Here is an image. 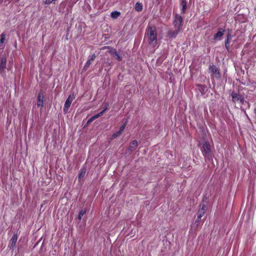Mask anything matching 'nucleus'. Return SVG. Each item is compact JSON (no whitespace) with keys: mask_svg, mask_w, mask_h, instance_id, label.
<instances>
[{"mask_svg":"<svg viewBox=\"0 0 256 256\" xmlns=\"http://www.w3.org/2000/svg\"><path fill=\"white\" fill-rule=\"evenodd\" d=\"M96 58V56L95 54H92V55L89 56L88 59L86 62L84 67V70H86L90 66L91 64V62L94 60V59Z\"/></svg>","mask_w":256,"mask_h":256,"instance_id":"obj_8","label":"nucleus"},{"mask_svg":"<svg viewBox=\"0 0 256 256\" xmlns=\"http://www.w3.org/2000/svg\"><path fill=\"white\" fill-rule=\"evenodd\" d=\"M206 209V204H202L200 205V208L198 212V219L200 220L201 218L204 214Z\"/></svg>","mask_w":256,"mask_h":256,"instance_id":"obj_6","label":"nucleus"},{"mask_svg":"<svg viewBox=\"0 0 256 256\" xmlns=\"http://www.w3.org/2000/svg\"><path fill=\"white\" fill-rule=\"evenodd\" d=\"M232 38V36L230 34V32H229L226 36V40H225V41H226V42H230Z\"/></svg>","mask_w":256,"mask_h":256,"instance_id":"obj_24","label":"nucleus"},{"mask_svg":"<svg viewBox=\"0 0 256 256\" xmlns=\"http://www.w3.org/2000/svg\"><path fill=\"white\" fill-rule=\"evenodd\" d=\"M6 34L4 32H2L0 35V47H2L3 46V44L4 42L5 38H6Z\"/></svg>","mask_w":256,"mask_h":256,"instance_id":"obj_16","label":"nucleus"},{"mask_svg":"<svg viewBox=\"0 0 256 256\" xmlns=\"http://www.w3.org/2000/svg\"><path fill=\"white\" fill-rule=\"evenodd\" d=\"M102 112H101L98 114H96L92 116L93 117V118L94 120L98 118L99 117H100V116H102Z\"/></svg>","mask_w":256,"mask_h":256,"instance_id":"obj_27","label":"nucleus"},{"mask_svg":"<svg viewBox=\"0 0 256 256\" xmlns=\"http://www.w3.org/2000/svg\"><path fill=\"white\" fill-rule=\"evenodd\" d=\"M114 57L116 58L118 60L121 61L122 60V57L120 56L118 52L115 54Z\"/></svg>","mask_w":256,"mask_h":256,"instance_id":"obj_25","label":"nucleus"},{"mask_svg":"<svg viewBox=\"0 0 256 256\" xmlns=\"http://www.w3.org/2000/svg\"><path fill=\"white\" fill-rule=\"evenodd\" d=\"M108 104H105L104 110L101 112H102V114H104L106 110H108Z\"/></svg>","mask_w":256,"mask_h":256,"instance_id":"obj_28","label":"nucleus"},{"mask_svg":"<svg viewBox=\"0 0 256 256\" xmlns=\"http://www.w3.org/2000/svg\"><path fill=\"white\" fill-rule=\"evenodd\" d=\"M254 113L255 114V116H256V108L254 110Z\"/></svg>","mask_w":256,"mask_h":256,"instance_id":"obj_35","label":"nucleus"},{"mask_svg":"<svg viewBox=\"0 0 256 256\" xmlns=\"http://www.w3.org/2000/svg\"><path fill=\"white\" fill-rule=\"evenodd\" d=\"M6 60L5 56L0 58V73H2L6 68Z\"/></svg>","mask_w":256,"mask_h":256,"instance_id":"obj_10","label":"nucleus"},{"mask_svg":"<svg viewBox=\"0 0 256 256\" xmlns=\"http://www.w3.org/2000/svg\"><path fill=\"white\" fill-rule=\"evenodd\" d=\"M138 146V142L137 140H134L131 142L128 148V150L130 152H132L134 150V149H135Z\"/></svg>","mask_w":256,"mask_h":256,"instance_id":"obj_12","label":"nucleus"},{"mask_svg":"<svg viewBox=\"0 0 256 256\" xmlns=\"http://www.w3.org/2000/svg\"><path fill=\"white\" fill-rule=\"evenodd\" d=\"M135 10L138 12H141L142 10V5L141 3L136 2L134 7Z\"/></svg>","mask_w":256,"mask_h":256,"instance_id":"obj_15","label":"nucleus"},{"mask_svg":"<svg viewBox=\"0 0 256 256\" xmlns=\"http://www.w3.org/2000/svg\"><path fill=\"white\" fill-rule=\"evenodd\" d=\"M230 42H226V41L224 42L225 48L228 51L230 48Z\"/></svg>","mask_w":256,"mask_h":256,"instance_id":"obj_26","label":"nucleus"},{"mask_svg":"<svg viewBox=\"0 0 256 256\" xmlns=\"http://www.w3.org/2000/svg\"><path fill=\"white\" fill-rule=\"evenodd\" d=\"M86 170L85 168H82L78 174V180H80L81 178H83L85 175Z\"/></svg>","mask_w":256,"mask_h":256,"instance_id":"obj_17","label":"nucleus"},{"mask_svg":"<svg viewBox=\"0 0 256 256\" xmlns=\"http://www.w3.org/2000/svg\"><path fill=\"white\" fill-rule=\"evenodd\" d=\"M239 101H240V102L242 104H244V102H246V101H244V96H243V97H242V100H240Z\"/></svg>","mask_w":256,"mask_h":256,"instance_id":"obj_30","label":"nucleus"},{"mask_svg":"<svg viewBox=\"0 0 256 256\" xmlns=\"http://www.w3.org/2000/svg\"><path fill=\"white\" fill-rule=\"evenodd\" d=\"M208 70H210V72L212 74V76L215 77L216 78H220V70L216 66H210Z\"/></svg>","mask_w":256,"mask_h":256,"instance_id":"obj_5","label":"nucleus"},{"mask_svg":"<svg viewBox=\"0 0 256 256\" xmlns=\"http://www.w3.org/2000/svg\"><path fill=\"white\" fill-rule=\"evenodd\" d=\"M127 124V122H125L124 124L120 127V130H118L121 133L124 131V129L125 128Z\"/></svg>","mask_w":256,"mask_h":256,"instance_id":"obj_23","label":"nucleus"},{"mask_svg":"<svg viewBox=\"0 0 256 256\" xmlns=\"http://www.w3.org/2000/svg\"><path fill=\"white\" fill-rule=\"evenodd\" d=\"M18 236L16 234H15L12 236L10 240L12 246V248L15 247L16 244L17 240H18Z\"/></svg>","mask_w":256,"mask_h":256,"instance_id":"obj_14","label":"nucleus"},{"mask_svg":"<svg viewBox=\"0 0 256 256\" xmlns=\"http://www.w3.org/2000/svg\"><path fill=\"white\" fill-rule=\"evenodd\" d=\"M201 151L202 155L206 158L210 157L211 153V148L210 143L206 141L202 143Z\"/></svg>","mask_w":256,"mask_h":256,"instance_id":"obj_3","label":"nucleus"},{"mask_svg":"<svg viewBox=\"0 0 256 256\" xmlns=\"http://www.w3.org/2000/svg\"><path fill=\"white\" fill-rule=\"evenodd\" d=\"M120 14V13L118 11H114L111 12L110 16L113 18H117Z\"/></svg>","mask_w":256,"mask_h":256,"instance_id":"obj_18","label":"nucleus"},{"mask_svg":"<svg viewBox=\"0 0 256 256\" xmlns=\"http://www.w3.org/2000/svg\"><path fill=\"white\" fill-rule=\"evenodd\" d=\"M108 52L111 54L113 55V56H114L117 52L115 48H110V50H108Z\"/></svg>","mask_w":256,"mask_h":256,"instance_id":"obj_22","label":"nucleus"},{"mask_svg":"<svg viewBox=\"0 0 256 256\" xmlns=\"http://www.w3.org/2000/svg\"><path fill=\"white\" fill-rule=\"evenodd\" d=\"M122 133L119 131L114 133L112 136V139H114L116 138L118 136L120 135Z\"/></svg>","mask_w":256,"mask_h":256,"instance_id":"obj_21","label":"nucleus"},{"mask_svg":"<svg viewBox=\"0 0 256 256\" xmlns=\"http://www.w3.org/2000/svg\"><path fill=\"white\" fill-rule=\"evenodd\" d=\"M93 120H94V119L93 118V117H91L87 122V124H90L91 123Z\"/></svg>","mask_w":256,"mask_h":256,"instance_id":"obj_29","label":"nucleus"},{"mask_svg":"<svg viewBox=\"0 0 256 256\" xmlns=\"http://www.w3.org/2000/svg\"><path fill=\"white\" fill-rule=\"evenodd\" d=\"M183 23V19L179 14H176L173 20L172 24L175 30H170L168 32V36L170 38H174L181 32Z\"/></svg>","mask_w":256,"mask_h":256,"instance_id":"obj_1","label":"nucleus"},{"mask_svg":"<svg viewBox=\"0 0 256 256\" xmlns=\"http://www.w3.org/2000/svg\"><path fill=\"white\" fill-rule=\"evenodd\" d=\"M225 30L222 28L218 29V31L214 35V40H220V38L224 34Z\"/></svg>","mask_w":256,"mask_h":256,"instance_id":"obj_9","label":"nucleus"},{"mask_svg":"<svg viewBox=\"0 0 256 256\" xmlns=\"http://www.w3.org/2000/svg\"><path fill=\"white\" fill-rule=\"evenodd\" d=\"M200 220H198V218H197V219L196 220L195 222H196V223H198V222H200Z\"/></svg>","mask_w":256,"mask_h":256,"instance_id":"obj_33","label":"nucleus"},{"mask_svg":"<svg viewBox=\"0 0 256 256\" xmlns=\"http://www.w3.org/2000/svg\"><path fill=\"white\" fill-rule=\"evenodd\" d=\"M20 0H12V2H17L18 1H19Z\"/></svg>","mask_w":256,"mask_h":256,"instance_id":"obj_34","label":"nucleus"},{"mask_svg":"<svg viewBox=\"0 0 256 256\" xmlns=\"http://www.w3.org/2000/svg\"><path fill=\"white\" fill-rule=\"evenodd\" d=\"M245 103H246V104H248V108H250V104L249 103V102H245Z\"/></svg>","mask_w":256,"mask_h":256,"instance_id":"obj_32","label":"nucleus"},{"mask_svg":"<svg viewBox=\"0 0 256 256\" xmlns=\"http://www.w3.org/2000/svg\"><path fill=\"white\" fill-rule=\"evenodd\" d=\"M75 98V95L73 93L70 94L68 98H67L63 108L64 112L65 114L67 113L73 100Z\"/></svg>","mask_w":256,"mask_h":256,"instance_id":"obj_4","label":"nucleus"},{"mask_svg":"<svg viewBox=\"0 0 256 256\" xmlns=\"http://www.w3.org/2000/svg\"><path fill=\"white\" fill-rule=\"evenodd\" d=\"M231 96L232 98V100L234 103L239 101L240 100H242V97H243V96L234 92H232L231 94Z\"/></svg>","mask_w":256,"mask_h":256,"instance_id":"obj_11","label":"nucleus"},{"mask_svg":"<svg viewBox=\"0 0 256 256\" xmlns=\"http://www.w3.org/2000/svg\"><path fill=\"white\" fill-rule=\"evenodd\" d=\"M6 2H12V0H6Z\"/></svg>","mask_w":256,"mask_h":256,"instance_id":"obj_36","label":"nucleus"},{"mask_svg":"<svg viewBox=\"0 0 256 256\" xmlns=\"http://www.w3.org/2000/svg\"><path fill=\"white\" fill-rule=\"evenodd\" d=\"M180 6L182 7L181 10V14H184L186 12L187 6V2L186 0H182L180 2Z\"/></svg>","mask_w":256,"mask_h":256,"instance_id":"obj_13","label":"nucleus"},{"mask_svg":"<svg viewBox=\"0 0 256 256\" xmlns=\"http://www.w3.org/2000/svg\"><path fill=\"white\" fill-rule=\"evenodd\" d=\"M146 36L148 38L149 44L152 47H155L158 42L156 28L154 26H148L146 30Z\"/></svg>","mask_w":256,"mask_h":256,"instance_id":"obj_2","label":"nucleus"},{"mask_svg":"<svg viewBox=\"0 0 256 256\" xmlns=\"http://www.w3.org/2000/svg\"><path fill=\"white\" fill-rule=\"evenodd\" d=\"M44 94L43 92L40 91L38 92V100H37V106L38 107L39 106H41V107H43L44 106Z\"/></svg>","mask_w":256,"mask_h":256,"instance_id":"obj_7","label":"nucleus"},{"mask_svg":"<svg viewBox=\"0 0 256 256\" xmlns=\"http://www.w3.org/2000/svg\"><path fill=\"white\" fill-rule=\"evenodd\" d=\"M58 0H43V2L45 4H56V1H58Z\"/></svg>","mask_w":256,"mask_h":256,"instance_id":"obj_19","label":"nucleus"},{"mask_svg":"<svg viewBox=\"0 0 256 256\" xmlns=\"http://www.w3.org/2000/svg\"><path fill=\"white\" fill-rule=\"evenodd\" d=\"M110 46H104V47H102L101 50H104L106 49H110Z\"/></svg>","mask_w":256,"mask_h":256,"instance_id":"obj_31","label":"nucleus"},{"mask_svg":"<svg viewBox=\"0 0 256 256\" xmlns=\"http://www.w3.org/2000/svg\"><path fill=\"white\" fill-rule=\"evenodd\" d=\"M86 210H82L78 214V218L80 220L82 218V216L86 214Z\"/></svg>","mask_w":256,"mask_h":256,"instance_id":"obj_20","label":"nucleus"}]
</instances>
